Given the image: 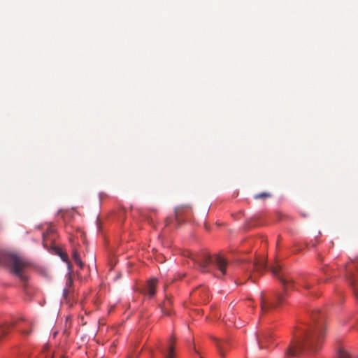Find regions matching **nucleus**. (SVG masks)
Listing matches in <instances>:
<instances>
[{"label": "nucleus", "instance_id": "1", "mask_svg": "<svg viewBox=\"0 0 358 358\" xmlns=\"http://www.w3.org/2000/svg\"><path fill=\"white\" fill-rule=\"evenodd\" d=\"M311 317L313 324L303 336L292 341L285 352L286 357L299 356L305 352H315L320 348L324 336V316L319 311H314Z\"/></svg>", "mask_w": 358, "mask_h": 358}, {"label": "nucleus", "instance_id": "2", "mask_svg": "<svg viewBox=\"0 0 358 358\" xmlns=\"http://www.w3.org/2000/svg\"><path fill=\"white\" fill-rule=\"evenodd\" d=\"M0 264L8 268L21 281L28 280L27 269L30 264L22 256L8 251H0Z\"/></svg>", "mask_w": 358, "mask_h": 358}, {"label": "nucleus", "instance_id": "3", "mask_svg": "<svg viewBox=\"0 0 358 358\" xmlns=\"http://www.w3.org/2000/svg\"><path fill=\"white\" fill-rule=\"evenodd\" d=\"M192 259L201 272L210 271V266L214 265L218 268L222 275L226 273L227 262L220 255L215 254L211 256L206 252H203L198 255L196 258L192 257Z\"/></svg>", "mask_w": 358, "mask_h": 358}, {"label": "nucleus", "instance_id": "4", "mask_svg": "<svg viewBox=\"0 0 358 358\" xmlns=\"http://www.w3.org/2000/svg\"><path fill=\"white\" fill-rule=\"evenodd\" d=\"M285 301V296L281 293H275L273 298L270 300H267L263 296V294L261 296V309L262 312L265 313L269 308H274L278 307V306L282 304Z\"/></svg>", "mask_w": 358, "mask_h": 358}, {"label": "nucleus", "instance_id": "5", "mask_svg": "<svg viewBox=\"0 0 358 358\" xmlns=\"http://www.w3.org/2000/svg\"><path fill=\"white\" fill-rule=\"evenodd\" d=\"M270 270L273 275L278 278L282 284L285 292L289 285L294 283L293 279L288 278L287 275L282 271V267L279 264L276 263L273 266H271Z\"/></svg>", "mask_w": 358, "mask_h": 358}, {"label": "nucleus", "instance_id": "6", "mask_svg": "<svg viewBox=\"0 0 358 358\" xmlns=\"http://www.w3.org/2000/svg\"><path fill=\"white\" fill-rule=\"evenodd\" d=\"M217 351L222 358L226 357V352L231 348V342L228 338L219 339L214 338Z\"/></svg>", "mask_w": 358, "mask_h": 358}, {"label": "nucleus", "instance_id": "7", "mask_svg": "<svg viewBox=\"0 0 358 358\" xmlns=\"http://www.w3.org/2000/svg\"><path fill=\"white\" fill-rule=\"evenodd\" d=\"M192 296L194 299L199 297L201 302L208 301L209 299V295L207 287L204 286L197 287L192 292Z\"/></svg>", "mask_w": 358, "mask_h": 358}, {"label": "nucleus", "instance_id": "8", "mask_svg": "<svg viewBox=\"0 0 358 358\" xmlns=\"http://www.w3.org/2000/svg\"><path fill=\"white\" fill-rule=\"evenodd\" d=\"M348 275L354 294L358 299V274L352 272L350 266L348 267Z\"/></svg>", "mask_w": 358, "mask_h": 358}, {"label": "nucleus", "instance_id": "9", "mask_svg": "<svg viewBox=\"0 0 358 358\" xmlns=\"http://www.w3.org/2000/svg\"><path fill=\"white\" fill-rule=\"evenodd\" d=\"M174 342L175 339L172 337L170 339L166 348L162 347L159 348L160 352L164 355V358H176L174 352Z\"/></svg>", "mask_w": 358, "mask_h": 358}, {"label": "nucleus", "instance_id": "10", "mask_svg": "<svg viewBox=\"0 0 358 358\" xmlns=\"http://www.w3.org/2000/svg\"><path fill=\"white\" fill-rule=\"evenodd\" d=\"M271 335L267 332H264L257 335V341L260 348H266L270 342Z\"/></svg>", "mask_w": 358, "mask_h": 358}, {"label": "nucleus", "instance_id": "11", "mask_svg": "<svg viewBox=\"0 0 358 358\" xmlns=\"http://www.w3.org/2000/svg\"><path fill=\"white\" fill-rule=\"evenodd\" d=\"M157 279L152 278L148 280L145 285L144 292L148 294L150 297H152L155 294V289L157 286Z\"/></svg>", "mask_w": 358, "mask_h": 358}, {"label": "nucleus", "instance_id": "12", "mask_svg": "<svg viewBox=\"0 0 358 358\" xmlns=\"http://www.w3.org/2000/svg\"><path fill=\"white\" fill-rule=\"evenodd\" d=\"M253 270L258 272V273H262L264 271L267 269V263H266V258H262L259 259H257L255 262L252 264Z\"/></svg>", "mask_w": 358, "mask_h": 358}, {"label": "nucleus", "instance_id": "13", "mask_svg": "<svg viewBox=\"0 0 358 358\" xmlns=\"http://www.w3.org/2000/svg\"><path fill=\"white\" fill-rule=\"evenodd\" d=\"M171 300L169 297L166 296L165 300L161 305L162 311L164 315H171Z\"/></svg>", "mask_w": 358, "mask_h": 358}, {"label": "nucleus", "instance_id": "14", "mask_svg": "<svg viewBox=\"0 0 358 358\" xmlns=\"http://www.w3.org/2000/svg\"><path fill=\"white\" fill-rule=\"evenodd\" d=\"M53 229L51 228H49L47 229L45 232L43 233V247L45 248H48V242H52V239L49 240V236L50 234L53 233Z\"/></svg>", "mask_w": 358, "mask_h": 358}, {"label": "nucleus", "instance_id": "15", "mask_svg": "<svg viewBox=\"0 0 358 358\" xmlns=\"http://www.w3.org/2000/svg\"><path fill=\"white\" fill-rule=\"evenodd\" d=\"M73 283V279H72L71 276L69 275L68 276V278L66 282V286L63 290V295L65 298H66L68 296L69 294L70 293V289L72 287Z\"/></svg>", "mask_w": 358, "mask_h": 358}, {"label": "nucleus", "instance_id": "16", "mask_svg": "<svg viewBox=\"0 0 358 358\" xmlns=\"http://www.w3.org/2000/svg\"><path fill=\"white\" fill-rule=\"evenodd\" d=\"M13 327L11 323H5L2 326H0V338L6 336Z\"/></svg>", "mask_w": 358, "mask_h": 358}, {"label": "nucleus", "instance_id": "17", "mask_svg": "<svg viewBox=\"0 0 358 358\" xmlns=\"http://www.w3.org/2000/svg\"><path fill=\"white\" fill-rule=\"evenodd\" d=\"M301 285L305 289L310 290L313 286V282L310 281L308 278H304L302 280Z\"/></svg>", "mask_w": 358, "mask_h": 358}, {"label": "nucleus", "instance_id": "18", "mask_svg": "<svg viewBox=\"0 0 358 358\" xmlns=\"http://www.w3.org/2000/svg\"><path fill=\"white\" fill-rule=\"evenodd\" d=\"M270 197H271V194L268 192H262L260 194H255L254 196L255 199H266Z\"/></svg>", "mask_w": 358, "mask_h": 358}, {"label": "nucleus", "instance_id": "19", "mask_svg": "<svg viewBox=\"0 0 358 358\" xmlns=\"http://www.w3.org/2000/svg\"><path fill=\"white\" fill-rule=\"evenodd\" d=\"M338 358H350V355L347 350L343 348H341L338 350Z\"/></svg>", "mask_w": 358, "mask_h": 358}, {"label": "nucleus", "instance_id": "20", "mask_svg": "<svg viewBox=\"0 0 358 358\" xmlns=\"http://www.w3.org/2000/svg\"><path fill=\"white\" fill-rule=\"evenodd\" d=\"M72 257H73V260H75L76 259H80V258L79 252H78V251L76 249H73V251H72Z\"/></svg>", "mask_w": 358, "mask_h": 358}, {"label": "nucleus", "instance_id": "21", "mask_svg": "<svg viewBox=\"0 0 358 358\" xmlns=\"http://www.w3.org/2000/svg\"><path fill=\"white\" fill-rule=\"evenodd\" d=\"M59 255L60 256L61 259L64 261V262H68V256L66 253H64L62 252H59Z\"/></svg>", "mask_w": 358, "mask_h": 358}, {"label": "nucleus", "instance_id": "22", "mask_svg": "<svg viewBox=\"0 0 358 358\" xmlns=\"http://www.w3.org/2000/svg\"><path fill=\"white\" fill-rule=\"evenodd\" d=\"M74 262L80 268H83L84 264L80 258L75 259Z\"/></svg>", "mask_w": 358, "mask_h": 358}, {"label": "nucleus", "instance_id": "23", "mask_svg": "<svg viewBox=\"0 0 358 358\" xmlns=\"http://www.w3.org/2000/svg\"><path fill=\"white\" fill-rule=\"evenodd\" d=\"M179 216H180V210H179V208H176V217L177 219H178V218H179Z\"/></svg>", "mask_w": 358, "mask_h": 358}, {"label": "nucleus", "instance_id": "24", "mask_svg": "<svg viewBox=\"0 0 358 358\" xmlns=\"http://www.w3.org/2000/svg\"><path fill=\"white\" fill-rule=\"evenodd\" d=\"M31 331H32L31 329L30 331H23L22 334H24V335H29Z\"/></svg>", "mask_w": 358, "mask_h": 358}, {"label": "nucleus", "instance_id": "25", "mask_svg": "<svg viewBox=\"0 0 358 358\" xmlns=\"http://www.w3.org/2000/svg\"><path fill=\"white\" fill-rule=\"evenodd\" d=\"M46 358H52V355H49L48 357Z\"/></svg>", "mask_w": 358, "mask_h": 358}, {"label": "nucleus", "instance_id": "26", "mask_svg": "<svg viewBox=\"0 0 358 358\" xmlns=\"http://www.w3.org/2000/svg\"><path fill=\"white\" fill-rule=\"evenodd\" d=\"M127 358H131V356H129Z\"/></svg>", "mask_w": 358, "mask_h": 358}, {"label": "nucleus", "instance_id": "27", "mask_svg": "<svg viewBox=\"0 0 358 358\" xmlns=\"http://www.w3.org/2000/svg\"><path fill=\"white\" fill-rule=\"evenodd\" d=\"M200 358H203L202 356L199 355Z\"/></svg>", "mask_w": 358, "mask_h": 358}, {"label": "nucleus", "instance_id": "28", "mask_svg": "<svg viewBox=\"0 0 358 358\" xmlns=\"http://www.w3.org/2000/svg\"><path fill=\"white\" fill-rule=\"evenodd\" d=\"M60 358H64V357H60Z\"/></svg>", "mask_w": 358, "mask_h": 358}]
</instances>
